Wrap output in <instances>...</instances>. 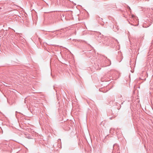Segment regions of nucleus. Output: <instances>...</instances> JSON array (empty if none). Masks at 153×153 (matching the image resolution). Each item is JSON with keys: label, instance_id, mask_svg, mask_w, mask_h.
Instances as JSON below:
<instances>
[{"label": "nucleus", "instance_id": "20e7f679", "mask_svg": "<svg viewBox=\"0 0 153 153\" xmlns=\"http://www.w3.org/2000/svg\"><path fill=\"white\" fill-rule=\"evenodd\" d=\"M118 146H117V144H114V145H113V149H115V147H117Z\"/></svg>", "mask_w": 153, "mask_h": 153}, {"label": "nucleus", "instance_id": "7ed1b4c3", "mask_svg": "<svg viewBox=\"0 0 153 153\" xmlns=\"http://www.w3.org/2000/svg\"><path fill=\"white\" fill-rule=\"evenodd\" d=\"M111 61L109 59L106 58V59L105 60V66H108L111 65Z\"/></svg>", "mask_w": 153, "mask_h": 153}, {"label": "nucleus", "instance_id": "9b49d317", "mask_svg": "<svg viewBox=\"0 0 153 153\" xmlns=\"http://www.w3.org/2000/svg\"><path fill=\"white\" fill-rule=\"evenodd\" d=\"M129 9H130V8L129 7Z\"/></svg>", "mask_w": 153, "mask_h": 153}, {"label": "nucleus", "instance_id": "f257e3e1", "mask_svg": "<svg viewBox=\"0 0 153 153\" xmlns=\"http://www.w3.org/2000/svg\"><path fill=\"white\" fill-rule=\"evenodd\" d=\"M86 54L88 57L91 58V59L93 60L97 59L96 56H95V53L93 50L88 51Z\"/></svg>", "mask_w": 153, "mask_h": 153}, {"label": "nucleus", "instance_id": "423d86ee", "mask_svg": "<svg viewBox=\"0 0 153 153\" xmlns=\"http://www.w3.org/2000/svg\"><path fill=\"white\" fill-rule=\"evenodd\" d=\"M112 129H113V128H111L110 129V132L111 133V132H112Z\"/></svg>", "mask_w": 153, "mask_h": 153}, {"label": "nucleus", "instance_id": "f8f14e48", "mask_svg": "<svg viewBox=\"0 0 153 153\" xmlns=\"http://www.w3.org/2000/svg\"><path fill=\"white\" fill-rule=\"evenodd\" d=\"M123 102H122V103H121V104H123Z\"/></svg>", "mask_w": 153, "mask_h": 153}, {"label": "nucleus", "instance_id": "39448f33", "mask_svg": "<svg viewBox=\"0 0 153 153\" xmlns=\"http://www.w3.org/2000/svg\"><path fill=\"white\" fill-rule=\"evenodd\" d=\"M98 18H99V19L98 20V21H102V20H103L102 18H99V17Z\"/></svg>", "mask_w": 153, "mask_h": 153}, {"label": "nucleus", "instance_id": "6e6552de", "mask_svg": "<svg viewBox=\"0 0 153 153\" xmlns=\"http://www.w3.org/2000/svg\"><path fill=\"white\" fill-rule=\"evenodd\" d=\"M100 23L101 24V25H103L104 23L103 22Z\"/></svg>", "mask_w": 153, "mask_h": 153}, {"label": "nucleus", "instance_id": "9d476101", "mask_svg": "<svg viewBox=\"0 0 153 153\" xmlns=\"http://www.w3.org/2000/svg\"><path fill=\"white\" fill-rule=\"evenodd\" d=\"M20 152H17V153H19Z\"/></svg>", "mask_w": 153, "mask_h": 153}, {"label": "nucleus", "instance_id": "0eeeda50", "mask_svg": "<svg viewBox=\"0 0 153 153\" xmlns=\"http://www.w3.org/2000/svg\"><path fill=\"white\" fill-rule=\"evenodd\" d=\"M122 97V96L121 95H119L118 96V98H120Z\"/></svg>", "mask_w": 153, "mask_h": 153}, {"label": "nucleus", "instance_id": "1a4fd4ad", "mask_svg": "<svg viewBox=\"0 0 153 153\" xmlns=\"http://www.w3.org/2000/svg\"><path fill=\"white\" fill-rule=\"evenodd\" d=\"M134 16V15H132V17H133Z\"/></svg>", "mask_w": 153, "mask_h": 153}, {"label": "nucleus", "instance_id": "f03ea898", "mask_svg": "<svg viewBox=\"0 0 153 153\" xmlns=\"http://www.w3.org/2000/svg\"><path fill=\"white\" fill-rule=\"evenodd\" d=\"M107 43L105 44V45H110L111 44L114 43L116 44V42L118 43V42L117 39H108L107 41Z\"/></svg>", "mask_w": 153, "mask_h": 153}]
</instances>
